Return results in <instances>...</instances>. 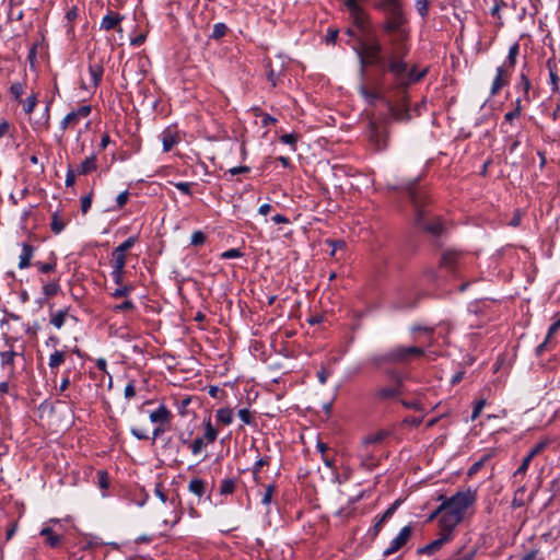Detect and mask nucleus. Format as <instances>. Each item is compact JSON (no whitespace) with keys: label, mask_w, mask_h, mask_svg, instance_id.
Wrapping results in <instances>:
<instances>
[{"label":"nucleus","mask_w":560,"mask_h":560,"mask_svg":"<svg viewBox=\"0 0 560 560\" xmlns=\"http://www.w3.org/2000/svg\"><path fill=\"white\" fill-rule=\"evenodd\" d=\"M446 506L445 514L440 517V528L454 529L464 518L465 512L477 501V492L471 488L458 491L450 498L440 497Z\"/></svg>","instance_id":"obj_2"},{"label":"nucleus","mask_w":560,"mask_h":560,"mask_svg":"<svg viewBox=\"0 0 560 560\" xmlns=\"http://www.w3.org/2000/svg\"><path fill=\"white\" fill-rule=\"evenodd\" d=\"M453 529L441 528V536L418 550L419 553L433 555L452 538Z\"/></svg>","instance_id":"obj_8"},{"label":"nucleus","mask_w":560,"mask_h":560,"mask_svg":"<svg viewBox=\"0 0 560 560\" xmlns=\"http://www.w3.org/2000/svg\"><path fill=\"white\" fill-rule=\"evenodd\" d=\"M463 254L456 250H445L441 257V267L451 271L455 270L462 264Z\"/></svg>","instance_id":"obj_11"},{"label":"nucleus","mask_w":560,"mask_h":560,"mask_svg":"<svg viewBox=\"0 0 560 560\" xmlns=\"http://www.w3.org/2000/svg\"><path fill=\"white\" fill-rule=\"evenodd\" d=\"M243 253L238 248H231L221 254L222 259L240 258Z\"/></svg>","instance_id":"obj_53"},{"label":"nucleus","mask_w":560,"mask_h":560,"mask_svg":"<svg viewBox=\"0 0 560 560\" xmlns=\"http://www.w3.org/2000/svg\"><path fill=\"white\" fill-rule=\"evenodd\" d=\"M511 72L506 69V65H502L497 69V75L492 82L491 95H495L502 88L509 84Z\"/></svg>","instance_id":"obj_10"},{"label":"nucleus","mask_w":560,"mask_h":560,"mask_svg":"<svg viewBox=\"0 0 560 560\" xmlns=\"http://www.w3.org/2000/svg\"><path fill=\"white\" fill-rule=\"evenodd\" d=\"M521 98L518 97L515 101V108L513 110H510L505 114L504 119L506 121H512L513 119L517 118L521 115L522 112V105H521Z\"/></svg>","instance_id":"obj_36"},{"label":"nucleus","mask_w":560,"mask_h":560,"mask_svg":"<svg viewBox=\"0 0 560 560\" xmlns=\"http://www.w3.org/2000/svg\"><path fill=\"white\" fill-rule=\"evenodd\" d=\"M326 244L331 247L330 256H335L338 249L346 247V243L342 240H326Z\"/></svg>","instance_id":"obj_44"},{"label":"nucleus","mask_w":560,"mask_h":560,"mask_svg":"<svg viewBox=\"0 0 560 560\" xmlns=\"http://www.w3.org/2000/svg\"><path fill=\"white\" fill-rule=\"evenodd\" d=\"M112 268L125 269L126 266V254L114 249L110 259Z\"/></svg>","instance_id":"obj_24"},{"label":"nucleus","mask_w":560,"mask_h":560,"mask_svg":"<svg viewBox=\"0 0 560 560\" xmlns=\"http://www.w3.org/2000/svg\"><path fill=\"white\" fill-rule=\"evenodd\" d=\"M35 247L28 243L22 244V253L20 255L19 268L25 269L31 266V259L34 255Z\"/></svg>","instance_id":"obj_17"},{"label":"nucleus","mask_w":560,"mask_h":560,"mask_svg":"<svg viewBox=\"0 0 560 560\" xmlns=\"http://www.w3.org/2000/svg\"><path fill=\"white\" fill-rule=\"evenodd\" d=\"M549 444V441L548 440H545V441H541L539 443H537L533 448L532 451L528 453L529 456H532L533 458L540 454Z\"/></svg>","instance_id":"obj_51"},{"label":"nucleus","mask_w":560,"mask_h":560,"mask_svg":"<svg viewBox=\"0 0 560 560\" xmlns=\"http://www.w3.org/2000/svg\"><path fill=\"white\" fill-rule=\"evenodd\" d=\"M296 140H298V136L294 133H287V135H283L280 137L281 142H283L285 144L293 145V147L295 145Z\"/></svg>","instance_id":"obj_61"},{"label":"nucleus","mask_w":560,"mask_h":560,"mask_svg":"<svg viewBox=\"0 0 560 560\" xmlns=\"http://www.w3.org/2000/svg\"><path fill=\"white\" fill-rule=\"evenodd\" d=\"M516 89L523 93L524 98L529 102V89H530V81L526 73L522 72L520 74V81L516 84Z\"/></svg>","instance_id":"obj_22"},{"label":"nucleus","mask_w":560,"mask_h":560,"mask_svg":"<svg viewBox=\"0 0 560 560\" xmlns=\"http://www.w3.org/2000/svg\"><path fill=\"white\" fill-rule=\"evenodd\" d=\"M485 405H486L485 399H480L479 401L476 402L475 408L471 413V420H476L479 417Z\"/></svg>","instance_id":"obj_62"},{"label":"nucleus","mask_w":560,"mask_h":560,"mask_svg":"<svg viewBox=\"0 0 560 560\" xmlns=\"http://www.w3.org/2000/svg\"><path fill=\"white\" fill-rule=\"evenodd\" d=\"M416 8L421 16H425L428 13V1L427 0H418L416 2Z\"/></svg>","instance_id":"obj_63"},{"label":"nucleus","mask_w":560,"mask_h":560,"mask_svg":"<svg viewBox=\"0 0 560 560\" xmlns=\"http://www.w3.org/2000/svg\"><path fill=\"white\" fill-rule=\"evenodd\" d=\"M92 205V195H86L81 199V211L85 214Z\"/></svg>","instance_id":"obj_60"},{"label":"nucleus","mask_w":560,"mask_h":560,"mask_svg":"<svg viewBox=\"0 0 560 560\" xmlns=\"http://www.w3.org/2000/svg\"><path fill=\"white\" fill-rule=\"evenodd\" d=\"M66 360V353L63 351L56 350L49 358L48 365L50 369H56L61 365Z\"/></svg>","instance_id":"obj_31"},{"label":"nucleus","mask_w":560,"mask_h":560,"mask_svg":"<svg viewBox=\"0 0 560 560\" xmlns=\"http://www.w3.org/2000/svg\"><path fill=\"white\" fill-rule=\"evenodd\" d=\"M89 73L92 78L93 86H98L104 74L103 61L90 56Z\"/></svg>","instance_id":"obj_12"},{"label":"nucleus","mask_w":560,"mask_h":560,"mask_svg":"<svg viewBox=\"0 0 560 560\" xmlns=\"http://www.w3.org/2000/svg\"><path fill=\"white\" fill-rule=\"evenodd\" d=\"M370 140L376 150H383L387 147V136L373 124L371 125Z\"/></svg>","instance_id":"obj_15"},{"label":"nucleus","mask_w":560,"mask_h":560,"mask_svg":"<svg viewBox=\"0 0 560 560\" xmlns=\"http://www.w3.org/2000/svg\"><path fill=\"white\" fill-rule=\"evenodd\" d=\"M388 435V432L385 430H380L373 434L366 435L363 439V446L366 448L371 444H377L383 442V440Z\"/></svg>","instance_id":"obj_20"},{"label":"nucleus","mask_w":560,"mask_h":560,"mask_svg":"<svg viewBox=\"0 0 560 560\" xmlns=\"http://www.w3.org/2000/svg\"><path fill=\"white\" fill-rule=\"evenodd\" d=\"M39 535L46 538V544L51 548L59 547L62 541V536L55 534L49 526L43 527Z\"/></svg>","instance_id":"obj_18"},{"label":"nucleus","mask_w":560,"mask_h":560,"mask_svg":"<svg viewBox=\"0 0 560 560\" xmlns=\"http://www.w3.org/2000/svg\"><path fill=\"white\" fill-rule=\"evenodd\" d=\"M238 417L245 424H249L253 421V416L246 408L238 410Z\"/></svg>","instance_id":"obj_58"},{"label":"nucleus","mask_w":560,"mask_h":560,"mask_svg":"<svg viewBox=\"0 0 560 560\" xmlns=\"http://www.w3.org/2000/svg\"><path fill=\"white\" fill-rule=\"evenodd\" d=\"M138 241L137 236H130L125 242H122L119 246H117L115 249L118 252L125 253L129 250Z\"/></svg>","instance_id":"obj_41"},{"label":"nucleus","mask_w":560,"mask_h":560,"mask_svg":"<svg viewBox=\"0 0 560 560\" xmlns=\"http://www.w3.org/2000/svg\"><path fill=\"white\" fill-rule=\"evenodd\" d=\"M390 113L396 120L405 121L410 119L409 108L405 103L390 106Z\"/></svg>","instance_id":"obj_19"},{"label":"nucleus","mask_w":560,"mask_h":560,"mask_svg":"<svg viewBox=\"0 0 560 560\" xmlns=\"http://www.w3.org/2000/svg\"><path fill=\"white\" fill-rule=\"evenodd\" d=\"M275 490H276V488L272 485H269L266 488L265 494L261 499L262 504L268 505L271 502V498H272Z\"/></svg>","instance_id":"obj_59"},{"label":"nucleus","mask_w":560,"mask_h":560,"mask_svg":"<svg viewBox=\"0 0 560 560\" xmlns=\"http://www.w3.org/2000/svg\"><path fill=\"white\" fill-rule=\"evenodd\" d=\"M405 189L413 205L417 225L433 236L441 235L444 230L442 223L438 219L431 220L428 217L427 191L418 185L417 180L408 183Z\"/></svg>","instance_id":"obj_3"},{"label":"nucleus","mask_w":560,"mask_h":560,"mask_svg":"<svg viewBox=\"0 0 560 560\" xmlns=\"http://www.w3.org/2000/svg\"><path fill=\"white\" fill-rule=\"evenodd\" d=\"M446 506L443 504V502L436 508V510H434L430 515L429 517L427 518V523H430L432 522L433 520H435L438 516H443L445 514V510Z\"/></svg>","instance_id":"obj_54"},{"label":"nucleus","mask_w":560,"mask_h":560,"mask_svg":"<svg viewBox=\"0 0 560 560\" xmlns=\"http://www.w3.org/2000/svg\"><path fill=\"white\" fill-rule=\"evenodd\" d=\"M374 7L384 12L401 7L400 0H378Z\"/></svg>","instance_id":"obj_27"},{"label":"nucleus","mask_w":560,"mask_h":560,"mask_svg":"<svg viewBox=\"0 0 560 560\" xmlns=\"http://www.w3.org/2000/svg\"><path fill=\"white\" fill-rule=\"evenodd\" d=\"M172 413L164 405L150 413V421L158 424H167L171 422Z\"/></svg>","instance_id":"obj_13"},{"label":"nucleus","mask_w":560,"mask_h":560,"mask_svg":"<svg viewBox=\"0 0 560 560\" xmlns=\"http://www.w3.org/2000/svg\"><path fill=\"white\" fill-rule=\"evenodd\" d=\"M122 16L119 13L108 12L101 22V28L105 31H110L116 28L121 22Z\"/></svg>","instance_id":"obj_16"},{"label":"nucleus","mask_w":560,"mask_h":560,"mask_svg":"<svg viewBox=\"0 0 560 560\" xmlns=\"http://www.w3.org/2000/svg\"><path fill=\"white\" fill-rule=\"evenodd\" d=\"M520 51V45L517 43H514L510 49L509 55L506 58V61L503 65H506V69H513L516 63V58Z\"/></svg>","instance_id":"obj_28"},{"label":"nucleus","mask_w":560,"mask_h":560,"mask_svg":"<svg viewBox=\"0 0 560 560\" xmlns=\"http://www.w3.org/2000/svg\"><path fill=\"white\" fill-rule=\"evenodd\" d=\"M206 241V235L201 231H196L191 235V245L199 246L202 245Z\"/></svg>","instance_id":"obj_52"},{"label":"nucleus","mask_w":560,"mask_h":560,"mask_svg":"<svg viewBox=\"0 0 560 560\" xmlns=\"http://www.w3.org/2000/svg\"><path fill=\"white\" fill-rule=\"evenodd\" d=\"M401 380L397 378V385L395 387H383L375 392V397L380 400H386L397 397L401 392Z\"/></svg>","instance_id":"obj_14"},{"label":"nucleus","mask_w":560,"mask_h":560,"mask_svg":"<svg viewBox=\"0 0 560 560\" xmlns=\"http://www.w3.org/2000/svg\"><path fill=\"white\" fill-rule=\"evenodd\" d=\"M342 2L349 12L352 24L362 35L369 34L370 18L364 9L360 5V0H342Z\"/></svg>","instance_id":"obj_5"},{"label":"nucleus","mask_w":560,"mask_h":560,"mask_svg":"<svg viewBox=\"0 0 560 560\" xmlns=\"http://www.w3.org/2000/svg\"><path fill=\"white\" fill-rule=\"evenodd\" d=\"M191 183H187V182H179V183H176L175 184V187L180 190L182 192L186 194V195H191Z\"/></svg>","instance_id":"obj_64"},{"label":"nucleus","mask_w":560,"mask_h":560,"mask_svg":"<svg viewBox=\"0 0 560 560\" xmlns=\"http://www.w3.org/2000/svg\"><path fill=\"white\" fill-rule=\"evenodd\" d=\"M66 226V222L59 218L56 213L52 215L50 229L54 233H60Z\"/></svg>","instance_id":"obj_34"},{"label":"nucleus","mask_w":560,"mask_h":560,"mask_svg":"<svg viewBox=\"0 0 560 560\" xmlns=\"http://www.w3.org/2000/svg\"><path fill=\"white\" fill-rule=\"evenodd\" d=\"M60 287L57 282H49L43 287L44 294L48 298L58 293Z\"/></svg>","instance_id":"obj_43"},{"label":"nucleus","mask_w":560,"mask_h":560,"mask_svg":"<svg viewBox=\"0 0 560 560\" xmlns=\"http://www.w3.org/2000/svg\"><path fill=\"white\" fill-rule=\"evenodd\" d=\"M205 439L203 438H197L194 440V442L190 444V448L192 454L197 455L199 454L202 448L205 447Z\"/></svg>","instance_id":"obj_49"},{"label":"nucleus","mask_w":560,"mask_h":560,"mask_svg":"<svg viewBox=\"0 0 560 560\" xmlns=\"http://www.w3.org/2000/svg\"><path fill=\"white\" fill-rule=\"evenodd\" d=\"M132 285H122L120 284L119 288H117L113 293L112 295L116 299H119V298H125V296H128L130 294V292L132 291Z\"/></svg>","instance_id":"obj_40"},{"label":"nucleus","mask_w":560,"mask_h":560,"mask_svg":"<svg viewBox=\"0 0 560 560\" xmlns=\"http://www.w3.org/2000/svg\"><path fill=\"white\" fill-rule=\"evenodd\" d=\"M360 93L370 104H374V102L380 97L377 92L369 91L365 85L360 86Z\"/></svg>","instance_id":"obj_37"},{"label":"nucleus","mask_w":560,"mask_h":560,"mask_svg":"<svg viewBox=\"0 0 560 560\" xmlns=\"http://www.w3.org/2000/svg\"><path fill=\"white\" fill-rule=\"evenodd\" d=\"M15 355H16V352H14V351H2V352H0L1 365L2 366L12 365Z\"/></svg>","instance_id":"obj_39"},{"label":"nucleus","mask_w":560,"mask_h":560,"mask_svg":"<svg viewBox=\"0 0 560 560\" xmlns=\"http://www.w3.org/2000/svg\"><path fill=\"white\" fill-rule=\"evenodd\" d=\"M547 67L549 69L550 84L552 85V90L556 91L558 89L560 79H559L558 74L556 73L555 67H552L551 60L547 61Z\"/></svg>","instance_id":"obj_35"},{"label":"nucleus","mask_w":560,"mask_h":560,"mask_svg":"<svg viewBox=\"0 0 560 560\" xmlns=\"http://www.w3.org/2000/svg\"><path fill=\"white\" fill-rule=\"evenodd\" d=\"M177 139L174 135L171 132H166L163 135L162 143H163V151L168 152L173 149V147L176 144Z\"/></svg>","instance_id":"obj_32"},{"label":"nucleus","mask_w":560,"mask_h":560,"mask_svg":"<svg viewBox=\"0 0 560 560\" xmlns=\"http://www.w3.org/2000/svg\"><path fill=\"white\" fill-rule=\"evenodd\" d=\"M188 490L197 497L201 498L205 494L206 485L203 480L194 478L189 481Z\"/></svg>","instance_id":"obj_23"},{"label":"nucleus","mask_w":560,"mask_h":560,"mask_svg":"<svg viewBox=\"0 0 560 560\" xmlns=\"http://www.w3.org/2000/svg\"><path fill=\"white\" fill-rule=\"evenodd\" d=\"M423 354L424 350L416 346H397L392 349V359H394L395 363H406L411 358L422 357Z\"/></svg>","instance_id":"obj_6"},{"label":"nucleus","mask_w":560,"mask_h":560,"mask_svg":"<svg viewBox=\"0 0 560 560\" xmlns=\"http://www.w3.org/2000/svg\"><path fill=\"white\" fill-rule=\"evenodd\" d=\"M10 93L15 100H20L24 93V83L15 82L10 86Z\"/></svg>","instance_id":"obj_45"},{"label":"nucleus","mask_w":560,"mask_h":560,"mask_svg":"<svg viewBox=\"0 0 560 560\" xmlns=\"http://www.w3.org/2000/svg\"><path fill=\"white\" fill-rule=\"evenodd\" d=\"M370 362L376 366H381L385 363H395L394 359H392V349L384 354L373 355Z\"/></svg>","instance_id":"obj_30"},{"label":"nucleus","mask_w":560,"mask_h":560,"mask_svg":"<svg viewBox=\"0 0 560 560\" xmlns=\"http://www.w3.org/2000/svg\"><path fill=\"white\" fill-rule=\"evenodd\" d=\"M97 167V164H96V156L95 155H91L89 158H86L80 165V168H79V174L80 175H86L89 173H91L92 171L96 170Z\"/></svg>","instance_id":"obj_21"},{"label":"nucleus","mask_w":560,"mask_h":560,"mask_svg":"<svg viewBox=\"0 0 560 560\" xmlns=\"http://www.w3.org/2000/svg\"><path fill=\"white\" fill-rule=\"evenodd\" d=\"M135 307L136 306L132 301L126 300L120 304L114 305L113 311L118 313V312H125V311H132V310H135Z\"/></svg>","instance_id":"obj_46"},{"label":"nucleus","mask_w":560,"mask_h":560,"mask_svg":"<svg viewBox=\"0 0 560 560\" xmlns=\"http://www.w3.org/2000/svg\"><path fill=\"white\" fill-rule=\"evenodd\" d=\"M400 504V500H396L380 517L382 521L387 522L395 513Z\"/></svg>","instance_id":"obj_48"},{"label":"nucleus","mask_w":560,"mask_h":560,"mask_svg":"<svg viewBox=\"0 0 560 560\" xmlns=\"http://www.w3.org/2000/svg\"><path fill=\"white\" fill-rule=\"evenodd\" d=\"M97 483L100 488L107 489L109 486L108 474L105 470L97 471Z\"/></svg>","instance_id":"obj_47"},{"label":"nucleus","mask_w":560,"mask_h":560,"mask_svg":"<svg viewBox=\"0 0 560 560\" xmlns=\"http://www.w3.org/2000/svg\"><path fill=\"white\" fill-rule=\"evenodd\" d=\"M124 273H125L124 269L113 268L110 276L116 284H118V285L122 284Z\"/></svg>","instance_id":"obj_55"},{"label":"nucleus","mask_w":560,"mask_h":560,"mask_svg":"<svg viewBox=\"0 0 560 560\" xmlns=\"http://www.w3.org/2000/svg\"><path fill=\"white\" fill-rule=\"evenodd\" d=\"M91 106L83 105L79 107L77 110H72L60 122V128L66 130L70 125H75L81 118H85L91 114Z\"/></svg>","instance_id":"obj_9"},{"label":"nucleus","mask_w":560,"mask_h":560,"mask_svg":"<svg viewBox=\"0 0 560 560\" xmlns=\"http://www.w3.org/2000/svg\"><path fill=\"white\" fill-rule=\"evenodd\" d=\"M348 44L351 45L359 58L362 77L366 67H376L382 75L389 72L397 84L405 88L420 81L425 74V70L417 73L415 69H409L404 60L406 52L402 51L401 47H395L392 55L386 58L376 37H359L358 44H352L351 40Z\"/></svg>","instance_id":"obj_1"},{"label":"nucleus","mask_w":560,"mask_h":560,"mask_svg":"<svg viewBox=\"0 0 560 560\" xmlns=\"http://www.w3.org/2000/svg\"><path fill=\"white\" fill-rule=\"evenodd\" d=\"M124 396L126 399H131L136 396V386H135V381H130L126 387H125V390H124Z\"/></svg>","instance_id":"obj_56"},{"label":"nucleus","mask_w":560,"mask_h":560,"mask_svg":"<svg viewBox=\"0 0 560 560\" xmlns=\"http://www.w3.org/2000/svg\"><path fill=\"white\" fill-rule=\"evenodd\" d=\"M219 422L229 425L233 421V411L230 408H221L215 415Z\"/></svg>","instance_id":"obj_29"},{"label":"nucleus","mask_w":560,"mask_h":560,"mask_svg":"<svg viewBox=\"0 0 560 560\" xmlns=\"http://www.w3.org/2000/svg\"><path fill=\"white\" fill-rule=\"evenodd\" d=\"M229 32V27L224 23H217L213 25L212 33L209 35L210 39L220 40Z\"/></svg>","instance_id":"obj_26"},{"label":"nucleus","mask_w":560,"mask_h":560,"mask_svg":"<svg viewBox=\"0 0 560 560\" xmlns=\"http://www.w3.org/2000/svg\"><path fill=\"white\" fill-rule=\"evenodd\" d=\"M35 266L42 273H48L56 269V262H39L37 261Z\"/></svg>","instance_id":"obj_50"},{"label":"nucleus","mask_w":560,"mask_h":560,"mask_svg":"<svg viewBox=\"0 0 560 560\" xmlns=\"http://www.w3.org/2000/svg\"><path fill=\"white\" fill-rule=\"evenodd\" d=\"M218 431L212 427L210 420L206 423L205 438L208 443H213L217 440Z\"/></svg>","instance_id":"obj_38"},{"label":"nucleus","mask_w":560,"mask_h":560,"mask_svg":"<svg viewBox=\"0 0 560 560\" xmlns=\"http://www.w3.org/2000/svg\"><path fill=\"white\" fill-rule=\"evenodd\" d=\"M533 460V457L527 455L524 459H523V463L522 465L517 468V470L515 471V476L517 475H524L527 469H528V466L530 464V462Z\"/></svg>","instance_id":"obj_57"},{"label":"nucleus","mask_w":560,"mask_h":560,"mask_svg":"<svg viewBox=\"0 0 560 560\" xmlns=\"http://www.w3.org/2000/svg\"><path fill=\"white\" fill-rule=\"evenodd\" d=\"M411 534V526L407 525L402 527L399 534L390 541L389 547L384 550V556L388 557L400 550L410 539Z\"/></svg>","instance_id":"obj_7"},{"label":"nucleus","mask_w":560,"mask_h":560,"mask_svg":"<svg viewBox=\"0 0 560 560\" xmlns=\"http://www.w3.org/2000/svg\"><path fill=\"white\" fill-rule=\"evenodd\" d=\"M407 18L402 8L394 9L385 12V21L382 25L385 33L392 35V44L395 47H401L407 54V48L402 44L408 38Z\"/></svg>","instance_id":"obj_4"},{"label":"nucleus","mask_w":560,"mask_h":560,"mask_svg":"<svg viewBox=\"0 0 560 560\" xmlns=\"http://www.w3.org/2000/svg\"><path fill=\"white\" fill-rule=\"evenodd\" d=\"M68 316V310H60L57 313L51 314L50 316V324L54 325L57 329H60Z\"/></svg>","instance_id":"obj_25"},{"label":"nucleus","mask_w":560,"mask_h":560,"mask_svg":"<svg viewBox=\"0 0 560 560\" xmlns=\"http://www.w3.org/2000/svg\"><path fill=\"white\" fill-rule=\"evenodd\" d=\"M234 489H235L234 479L228 478L221 482L220 493L222 495L231 494V493H233Z\"/></svg>","instance_id":"obj_33"},{"label":"nucleus","mask_w":560,"mask_h":560,"mask_svg":"<svg viewBox=\"0 0 560 560\" xmlns=\"http://www.w3.org/2000/svg\"><path fill=\"white\" fill-rule=\"evenodd\" d=\"M37 103V98L35 94L30 95L23 103V109L26 114H31Z\"/></svg>","instance_id":"obj_42"}]
</instances>
